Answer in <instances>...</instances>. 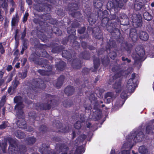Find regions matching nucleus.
Instances as JSON below:
<instances>
[{"label": "nucleus", "instance_id": "5", "mask_svg": "<svg viewBox=\"0 0 154 154\" xmlns=\"http://www.w3.org/2000/svg\"><path fill=\"white\" fill-rule=\"evenodd\" d=\"M113 88L116 89V93H119L121 90L120 82H116L113 86Z\"/></svg>", "mask_w": 154, "mask_h": 154}, {"label": "nucleus", "instance_id": "23", "mask_svg": "<svg viewBox=\"0 0 154 154\" xmlns=\"http://www.w3.org/2000/svg\"><path fill=\"white\" fill-rule=\"evenodd\" d=\"M109 56L111 59H114L116 56V53L114 52L111 53L109 54Z\"/></svg>", "mask_w": 154, "mask_h": 154}, {"label": "nucleus", "instance_id": "47", "mask_svg": "<svg viewBox=\"0 0 154 154\" xmlns=\"http://www.w3.org/2000/svg\"><path fill=\"white\" fill-rule=\"evenodd\" d=\"M20 63H17L15 65V66L17 68H19L20 67Z\"/></svg>", "mask_w": 154, "mask_h": 154}, {"label": "nucleus", "instance_id": "11", "mask_svg": "<svg viewBox=\"0 0 154 154\" xmlns=\"http://www.w3.org/2000/svg\"><path fill=\"white\" fill-rule=\"evenodd\" d=\"M64 91L68 95L72 94L73 92L72 88H67L65 89Z\"/></svg>", "mask_w": 154, "mask_h": 154}, {"label": "nucleus", "instance_id": "36", "mask_svg": "<svg viewBox=\"0 0 154 154\" xmlns=\"http://www.w3.org/2000/svg\"><path fill=\"white\" fill-rule=\"evenodd\" d=\"M135 77V74H133L132 75V78L131 79H132L133 80V81L134 82H135L136 80L134 79V78Z\"/></svg>", "mask_w": 154, "mask_h": 154}, {"label": "nucleus", "instance_id": "51", "mask_svg": "<svg viewBox=\"0 0 154 154\" xmlns=\"http://www.w3.org/2000/svg\"><path fill=\"white\" fill-rule=\"evenodd\" d=\"M127 145V143H125L124 144V145H123V147H124V148H128V147H127V146H126V145Z\"/></svg>", "mask_w": 154, "mask_h": 154}, {"label": "nucleus", "instance_id": "13", "mask_svg": "<svg viewBox=\"0 0 154 154\" xmlns=\"http://www.w3.org/2000/svg\"><path fill=\"white\" fill-rule=\"evenodd\" d=\"M86 136L84 134L82 135L77 140V141H78V142H77V143H78L79 142L80 143V142H82L86 138Z\"/></svg>", "mask_w": 154, "mask_h": 154}, {"label": "nucleus", "instance_id": "18", "mask_svg": "<svg viewBox=\"0 0 154 154\" xmlns=\"http://www.w3.org/2000/svg\"><path fill=\"white\" fill-rule=\"evenodd\" d=\"M36 141V139L33 137H30L28 139V141L29 144H32L34 143Z\"/></svg>", "mask_w": 154, "mask_h": 154}, {"label": "nucleus", "instance_id": "54", "mask_svg": "<svg viewBox=\"0 0 154 154\" xmlns=\"http://www.w3.org/2000/svg\"><path fill=\"white\" fill-rule=\"evenodd\" d=\"M114 150H112L110 154H114Z\"/></svg>", "mask_w": 154, "mask_h": 154}, {"label": "nucleus", "instance_id": "37", "mask_svg": "<svg viewBox=\"0 0 154 154\" xmlns=\"http://www.w3.org/2000/svg\"><path fill=\"white\" fill-rule=\"evenodd\" d=\"M26 76V72H25L23 73V75L22 76L21 78L23 79L25 78Z\"/></svg>", "mask_w": 154, "mask_h": 154}, {"label": "nucleus", "instance_id": "29", "mask_svg": "<svg viewBox=\"0 0 154 154\" xmlns=\"http://www.w3.org/2000/svg\"><path fill=\"white\" fill-rule=\"evenodd\" d=\"M124 72H120L119 73H118L117 74H116L115 76V77H117L118 76H119V77H120V76L121 75H124Z\"/></svg>", "mask_w": 154, "mask_h": 154}, {"label": "nucleus", "instance_id": "52", "mask_svg": "<svg viewBox=\"0 0 154 154\" xmlns=\"http://www.w3.org/2000/svg\"><path fill=\"white\" fill-rule=\"evenodd\" d=\"M3 47L2 43H0V49L3 48Z\"/></svg>", "mask_w": 154, "mask_h": 154}, {"label": "nucleus", "instance_id": "62", "mask_svg": "<svg viewBox=\"0 0 154 154\" xmlns=\"http://www.w3.org/2000/svg\"><path fill=\"white\" fill-rule=\"evenodd\" d=\"M32 128H31L29 130H28V131H32Z\"/></svg>", "mask_w": 154, "mask_h": 154}, {"label": "nucleus", "instance_id": "31", "mask_svg": "<svg viewBox=\"0 0 154 154\" xmlns=\"http://www.w3.org/2000/svg\"><path fill=\"white\" fill-rule=\"evenodd\" d=\"M0 101L5 103L6 102V97L5 96H3Z\"/></svg>", "mask_w": 154, "mask_h": 154}, {"label": "nucleus", "instance_id": "6", "mask_svg": "<svg viewBox=\"0 0 154 154\" xmlns=\"http://www.w3.org/2000/svg\"><path fill=\"white\" fill-rule=\"evenodd\" d=\"M19 20V18L17 16L13 18L11 21V25L12 28L14 26H16L17 25Z\"/></svg>", "mask_w": 154, "mask_h": 154}, {"label": "nucleus", "instance_id": "35", "mask_svg": "<svg viewBox=\"0 0 154 154\" xmlns=\"http://www.w3.org/2000/svg\"><path fill=\"white\" fill-rule=\"evenodd\" d=\"M5 82V80L4 79H2L0 80V88L1 86L3 85Z\"/></svg>", "mask_w": 154, "mask_h": 154}, {"label": "nucleus", "instance_id": "59", "mask_svg": "<svg viewBox=\"0 0 154 154\" xmlns=\"http://www.w3.org/2000/svg\"><path fill=\"white\" fill-rule=\"evenodd\" d=\"M0 2H3L5 1V0H0Z\"/></svg>", "mask_w": 154, "mask_h": 154}, {"label": "nucleus", "instance_id": "41", "mask_svg": "<svg viewBox=\"0 0 154 154\" xmlns=\"http://www.w3.org/2000/svg\"><path fill=\"white\" fill-rule=\"evenodd\" d=\"M5 103L3 102L0 101V109H1L2 107L3 106Z\"/></svg>", "mask_w": 154, "mask_h": 154}, {"label": "nucleus", "instance_id": "40", "mask_svg": "<svg viewBox=\"0 0 154 154\" xmlns=\"http://www.w3.org/2000/svg\"><path fill=\"white\" fill-rule=\"evenodd\" d=\"M5 52V50L3 48L0 49V52L2 54H4Z\"/></svg>", "mask_w": 154, "mask_h": 154}, {"label": "nucleus", "instance_id": "49", "mask_svg": "<svg viewBox=\"0 0 154 154\" xmlns=\"http://www.w3.org/2000/svg\"><path fill=\"white\" fill-rule=\"evenodd\" d=\"M44 70H40L39 71V72L40 73V74H41L42 75H44V74H43L42 73H43L44 72Z\"/></svg>", "mask_w": 154, "mask_h": 154}, {"label": "nucleus", "instance_id": "45", "mask_svg": "<svg viewBox=\"0 0 154 154\" xmlns=\"http://www.w3.org/2000/svg\"><path fill=\"white\" fill-rule=\"evenodd\" d=\"M44 53V54H42L41 55V56L42 57H46V54H47V52L45 51Z\"/></svg>", "mask_w": 154, "mask_h": 154}, {"label": "nucleus", "instance_id": "50", "mask_svg": "<svg viewBox=\"0 0 154 154\" xmlns=\"http://www.w3.org/2000/svg\"><path fill=\"white\" fill-rule=\"evenodd\" d=\"M88 124H89V125H88V124L87 123L86 124H87V127L88 128H90V127H90L91 124L90 123H89V122H88Z\"/></svg>", "mask_w": 154, "mask_h": 154}, {"label": "nucleus", "instance_id": "17", "mask_svg": "<svg viewBox=\"0 0 154 154\" xmlns=\"http://www.w3.org/2000/svg\"><path fill=\"white\" fill-rule=\"evenodd\" d=\"M11 6L12 8H10V11L13 12L14 11L15 7V5L13 0H10V7Z\"/></svg>", "mask_w": 154, "mask_h": 154}, {"label": "nucleus", "instance_id": "57", "mask_svg": "<svg viewBox=\"0 0 154 154\" xmlns=\"http://www.w3.org/2000/svg\"><path fill=\"white\" fill-rule=\"evenodd\" d=\"M7 141L8 143H10V137H8L7 138Z\"/></svg>", "mask_w": 154, "mask_h": 154}, {"label": "nucleus", "instance_id": "26", "mask_svg": "<svg viewBox=\"0 0 154 154\" xmlns=\"http://www.w3.org/2000/svg\"><path fill=\"white\" fill-rule=\"evenodd\" d=\"M28 15V13L26 12L23 17V22H25L27 20V17Z\"/></svg>", "mask_w": 154, "mask_h": 154}, {"label": "nucleus", "instance_id": "64", "mask_svg": "<svg viewBox=\"0 0 154 154\" xmlns=\"http://www.w3.org/2000/svg\"><path fill=\"white\" fill-rule=\"evenodd\" d=\"M8 82H10V78H8Z\"/></svg>", "mask_w": 154, "mask_h": 154}, {"label": "nucleus", "instance_id": "12", "mask_svg": "<svg viewBox=\"0 0 154 154\" xmlns=\"http://www.w3.org/2000/svg\"><path fill=\"white\" fill-rule=\"evenodd\" d=\"M143 5L142 2H140V4L138 3H136L134 5V8L137 10H139L141 8Z\"/></svg>", "mask_w": 154, "mask_h": 154}, {"label": "nucleus", "instance_id": "20", "mask_svg": "<svg viewBox=\"0 0 154 154\" xmlns=\"http://www.w3.org/2000/svg\"><path fill=\"white\" fill-rule=\"evenodd\" d=\"M81 126V122L80 121H78L74 125L75 128L76 129H79Z\"/></svg>", "mask_w": 154, "mask_h": 154}, {"label": "nucleus", "instance_id": "21", "mask_svg": "<svg viewBox=\"0 0 154 154\" xmlns=\"http://www.w3.org/2000/svg\"><path fill=\"white\" fill-rule=\"evenodd\" d=\"M140 52H138L137 53L138 55L140 57H143L144 55L145 52L144 51L143 49H141L140 50Z\"/></svg>", "mask_w": 154, "mask_h": 154}, {"label": "nucleus", "instance_id": "53", "mask_svg": "<svg viewBox=\"0 0 154 154\" xmlns=\"http://www.w3.org/2000/svg\"><path fill=\"white\" fill-rule=\"evenodd\" d=\"M6 87L5 88H2L1 90L2 91V92L4 91H5L6 89Z\"/></svg>", "mask_w": 154, "mask_h": 154}, {"label": "nucleus", "instance_id": "8", "mask_svg": "<svg viewBox=\"0 0 154 154\" xmlns=\"http://www.w3.org/2000/svg\"><path fill=\"white\" fill-rule=\"evenodd\" d=\"M143 17L144 18L148 21L151 20L152 18V16L147 12H145L144 13Z\"/></svg>", "mask_w": 154, "mask_h": 154}, {"label": "nucleus", "instance_id": "14", "mask_svg": "<svg viewBox=\"0 0 154 154\" xmlns=\"http://www.w3.org/2000/svg\"><path fill=\"white\" fill-rule=\"evenodd\" d=\"M15 135L17 137L20 138H23L25 136V134L22 132L19 131L17 133L15 134Z\"/></svg>", "mask_w": 154, "mask_h": 154}, {"label": "nucleus", "instance_id": "22", "mask_svg": "<svg viewBox=\"0 0 154 154\" xmlns=\"http://www.w3.org/2000/svg\"><path fill=\"white\" fill-rule=\"evenodd\" d=\"M7 127V125L5 122H4L2 124L0 125V129H3Z\"/></svg>", "mask_w": 154, "mask_h": 154}, {"label": "nucleus", "instance_id": "4", "mask_svg": "<svg viewBox=\"0 0 154 154\" xmlns=\"http://www.w3.org/2000/svg\"><path fill=\"white\" fill-rule=\"evenodd\" d=\"M139 37L140 39L146 41L148 39L149 36L147 33L143 31H141L139 34Z\"/></svg>", "mask_w": 154, "mask_h": 154}, {"label": "nucleus", "instance_id": "44", "mask_svg": "<svg viewBox=\"0 0 154 154\" xmlns=\"http://www.w3.org/2000/svg\"><path fill=\"white\" fill-rule=\"evenodd\" d=\"M2 114L3 115H5V107H3L2 109Z\"/></svg>", "mask_w": 154, "mask_h": 154}, {"label": "nucleus", "instance_id": "15", "mask_svg": "<svg viewBox=\"0 0 154 154\" xmlns=\"http://www.w3.org/2000/svg\"><path fill=\"white\" fill-rule=\"evenodd\" d=\"M152 126L149 125L146 128V133L147 134H150L153 133V129H152Z\"/></svg>", "mask_w": 154, "mask_h": 154}, {"label": "nucleus", "instance_id": "27", "mask_svg": "<svg viewBox=\"0 0 154 154\" xmlns=\"http://www.w3.org/2000/svg\"><path fill=\"white\" fill-rule=\"evenodd\" d=\"M64 77L63 76H61L59 78L58 80L57 84L60 83L61 85L62 83V82L64 80Z\"/></svg>", "mask_w": 154, "mask_h": 154}, {"label": "nucleus", "instance_id": "28", "mask_svg": "<svg viewBox=\"0 0 154 154\" xmlns=\"http://www.w3.org/2000/svg\"><path fill=\"white\" fill-rule=\"evenodd\" d=\"M118 7L119 8H122L123 5V3L122 1H120L118 3Z\"/></svg>", "mask_w": 154, "mask_h": 154}, {"label": "nucleus", "instance_id": "24", "mask_svg": "<svg viewBox=\"0 0 154 154\" xmlns=\"http://www.w3.org/2000/svg\"><path fill=\"white\" fill-rule=\"evenodd\" d=\"M11 140L10 139V143H11ZM15 144H14L13 145H11L10 144V149L11 148L12 149H13L14 151V154H16V148L15 147Z\"/></svg>", "mask_w": 154, "mask_h": 154}, {"label": "nucleus", "instance_id": "56", "mask_svg": "<svg viewBox=\"0 0 154 154\" xmlns=\"http://www.w3.org/2000/svg\"><path fill=\"white\" fill-rule=\"evenodd\" d=\"M151 6L152 7H154V2H152L151 4Z\"/></svg>", "mask_w": 154, "mask_h": 154}, {"label": "nucleus", "instance_id": "9", "mask_svg": "<svg viewBox=\"0 0 154 154\" xmlns=\"http://www.w3.org/2000/svg\"><path fill=\"white\" fill-rule=\"evenodd\" d=\"M7 143L5 142H3L0 144V146L2 148V150L4 153H5L6 152V148L7 147Z\"/></svg>", "mask_w": 154, "mask_h": 154}, {"label": "nucleus", "instance_id": "32", "mask_svg": "<svg viewBox=\"0 0 154 154\" xmlns=\"http://www.w3.org/2000/svg\"><path fill=\"white\" fill-rule=\"evenodd\" d=\"M85 29L84 28H83L81 30H79V32L81 34L83 33L85 31Z\"/></svg>", "mask_w": 154, "mask_h": 154}, {"label": "nucleus", "instance_id": "38", "mask_svg": "<svg viewBox=\"0 0 154 154\" xmlns=\"http://www.w3.org/2000/svg\"><path fill=\"white\" fill-rule=\"evenodd\" d=\"M126 97V94H125L124 95H123V93H122L121 94V97L122 98L125 99Z\"/></svg>", "mask_w": 154, "mask_h": 154}, {"label": "nucleus", "instance_id": "1", "mask_svg": "<svg viewBox=\"0 0 154 154\" xmlns=\"http://www.w3.org/2000/svg\"><path fill=\"white\" fill-rule=\"evenodd\" d=\"M22 98L20 96H17L14 98V102L17 103L15 107V110L16 114L18 116L22 115L23 113L22 109L23 107V105L22 103Z\"/></svg>", "mask_w": 154, "mask_h": 154}, {"label": "nucleus", "instance_id": "10", "mask_svg": "<svg viewBox=\"0 0 154 154\" xmlns=\"http://www.w3.org/2000/svg\"><path fill=\"white\" fill-rule=\"evenodd\" d=\"M17 125H19V127L20 128H22L24 129H26V125H25V121L23 120L22 122L21 123H20V121H19L17 122Z\"/></svg>", "mask_w": 154, "mask_h": 154}, {"label": "nucleus", "instance_id": "63", "mask_svg": "<svg viewBox=\"0 0 154 154\" xmlns=\"http://www.w3.org/2000/svg\"><path fill=\"white\" fill-rule=\"evenodd\" d=\"M132 153H133V154H136V153H134V151H132Z\"/></svg>", "mask_w": 154, "mask_h": 154}, {"label": "nucleus", "instance_id": "33", "mask_svg": "<svg viewBox=\"0 0 154 154\" xmlns=\"http://www.w3.org/2000/svg\"><path fill=\"white\" fill-rule=\"evenodd\" d=\"M4 73L2 71H0V80H2V79L3 77Z\"/></svg>", "mask_w": 154, "mask_h": 154}, {"label": "nucleus", "instance_id": "25", "mask_svg": "<svg viewBox=\"0 0 154 154\" xmlns=\"http://www.w3.org/2000/svg\"><path fill=\"white\" fill-rule=\"evenodd\" d=\"M81 147H79L78 148L75 153V154H81Z\"/></svg>", "mask_w": 154, "mask_h": 154}, {"label": "nucleus", "instance_id": "34", "mask_svg": "<svg viewBox=\"0 0 154 154\" xmlns=\"http://www.w3.org/2000/svg\"><path fill=\"white\" fill-rule=\"evenodd\" d=\"M122 60L123 61H125L126 60L128 62H130L131 61L130 60L128 59L127 58H125L124 57H122Z\"/></svg>", "mask_w": 154, "mask_h": 154}, {"label": "nucleus", "instance_id": "61", "mask_svg": "<svg viewBox=\"0 0 154 154\" xmlns=\"http://www.w3.org/2000/svg\"><path fill=\"white\" fill-rule=\"evenodd\" d=\"M23 50H22L21 51V54H23Z\"/></svg>", "mask_w": 154, "mask_h": 154}, {"label": "nucleus", "instance_id": "42", "mask_svg": "<svg viewBox=\"0 0 154 154\" xmlns=\"http://www.w3.org/2000/svg\"><path fill=\"white\" fill-rule=\"evenodd\" d=\"M107 30L109 31V32H111V30H112V27L111 26H109V27H107Z\"/></svg>", "mask_w": 154, "mask_h": 154}, {"label": "nucleus", "instance_id": "19", "mask_svg": "<svg viewBox=\"0 0 154 154\" xmlns=\"http://www.w3.org/2000/svg\"><path fill=\"white\" fill-rule=\"evenodd\" d=\"M0 4L1 5V6L2 8L5 9H7L8 7V5L7 3L6 2V1L0 2Z\"/></svg>", "mask_w": 154, "mask_h": 154}, {"label": "nucleus", "instance_id": "60", "mask_svg": "<svg viewBox=\"0 0 154 154\" xmlns=\"http://www.w3.org/2000/svg\"><path fill=\"white\" fill-rule=\"evenodd\" d=\"M75 132H73V137H74L75 136Z\"/></svg>", "mask_w": 154, "mask_h": 154}, {"label": "nucleus", "instance_id": "16", "mask_svg": "<svg viewBox=\"0 0 154 154\" xmlns=\"http://www.w3.org/2000/svg\"><path fill=\"white\" fill-rule=\"evenodd\" d=\"M130 36L132 40L134 41H135L137 38V34L136 32H134L133 34L132 32H131L130 34Z\"/></svg>", "mask_w": 154, "mask_h": 154}, {"label": "nucleus", "instance_id": "30", "mask_svg": "<svg viewBox=\"0 0 154 154\" xmlns=\"http://www.w3.org/2000/svg\"><path fill=\"white\" fill-rule=\"evenodd\" d=\"M130 150H124L122 152V154H130Z\"/></svg>", "mask_w": 154, "mask_h": 154}, {"label": "nucleus", "instance_id": "55", "mask_svg": "<svg viewBox=\"0 0 154 154\" xmlns=\"http://www.w3.org/2000/svg\"><path fill=\"white\" fill-rule=\"evenodd\" d=\"M36 8V9L37 11H42V9H40V8H39V9H38L36 8Z\"/></svg>", "mask_w": 154, "mask_h": 154}, {"label": "nucleus", "instance_id": "43", "mask_svg": "<svg viewBox=\"0 0 154 154\" xmlns=\"http://www.w3.org/2000/svg\"><path fill=\"white\" fill-rule=\"evenodd\" d=\"M27 3L29 5H30L32 3L31 0H26Z\"/></svg>", "mask_w": 154, "mask_h": 154}, {"label": "nucleus", "instance_id": "7", "mask_svg": "<svg viewBox=\"0 0 154 154\" xmlns=\"http://www.w3.org/2000/svg\"><path fill=\"white\" fill-rule=\"evenodd\" d=\"M139 151L141 154H147L148 152L147 149L144 146H140L139 147Z\"/></svg>", "mask_w": 154, "mask_h": 154}, {"label": "nucleus", "instance_id": "3", "mask_svg": "<svg viewBox=\"0 0 154 154\" xmlns=\"http://www.w3.org/2000/svg\"><path fill=\"white\" fill-rule=\"evenodd\" d=\"M134 82L132 79H130L127 82L126 87L128 92L130 93L133 92L136 87V83H134Z\"/></svg>", "mask_w": 154, "mask_h": 154}, {"label": "nucleus", "instance_id": "2", "mask_svg": "<svg viewBox=\"0 0 154 154\" xmlns=\"http://www.w3.org/2000/svg\"><path fill=\"white\" fill-rule=\"evenodd\" d=\"M136 134L135 133H131L129 135V137L130 139H133V140L135 142H140L141 141L142 139L144 137V135L142 132H140L135 137Z\"/></svg>", "mask_w": 154, "mask_h": 154}, {"label": "nucleus", "instance_id": "46", "mask_svg": "<svg viewBox=\"0 0 154 154\" xmlns=\"http://www.w3.org/2000/svg\"><path fill=\"white\" fill-rule=\"evenodd\" d=\"M2 14H0V20L2 21L3 20V18L2 15Z\"/></svg>", "mask_w": 154, "mask_h": 154}, {"label": "nucleus", "instance_id": "58", "mask_svg": "<svg viewBox=\"0 0 154 154\" xmlns=\"http://www.w3.org/2000/svg\"><path fill=\"white\" fill-rule=\"evenodd\" d=\"M8 93H10V87H9L8 88Z\"/></svg>", "mask_w": 154, "mask_h": 154}, {"label": "nucleus", "instance_id": "39", "mask_svg": "<svg viewBox=\"0 0 154 154\" xmlns=\"http://www.w3.org/2000/svg\"><path fill=\"white\" fill-rule=\"evenodd\" d=\"M88 21H89V23H90L91 24H94V23L95 21H93L92 22L91 21V19L90 18L89 20H88Z\"/></svg>", "mask_w": 154, "mask_h": 154}, {"label": "nucleus", "instance_id": "48", "mask_svg": "<svg viewBox=\"0 0 154 154\" xmlns=\"http://www.w3.org/2000/svg\"><path fill=\"white\" fill-rule=\"evenodd\" d=\"M6 70L8 71H10V65H8Z\"/></svg>", "mask_w": 154, "mask_h": 154}]
</instances>
